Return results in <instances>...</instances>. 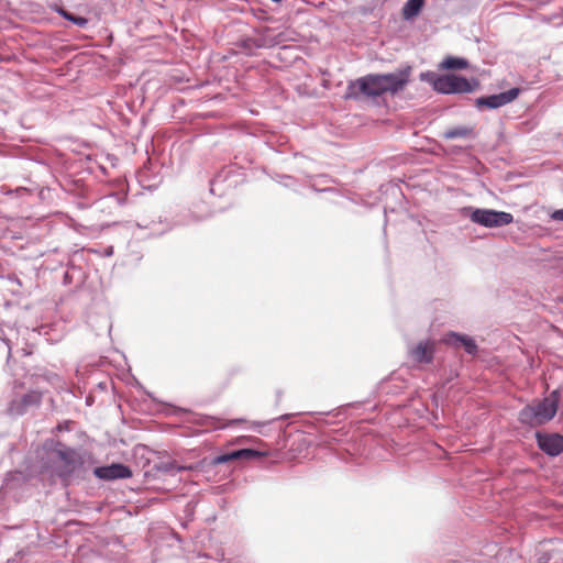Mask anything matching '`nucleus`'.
Segmentation results:
<instances>
[{
  "mask_svg": "<svg viewBox=\"0 0 563 563\" xmlns=\"http://www.w3.org/2000/svg\"><path fill=\"white\" fill-rule=\"evenodd\" d=\"M48 459L53 473L63 483H69L74 478H85V456L78 450L60 441H54L48 449Z\"/></svg>",
  "mask_w": 563,
  "mask_h": 563,
  "instance_id": "1",
  "label": "nucleus"
},
{
  "mask_svg": "<svg viewBox=\"0 0 563 563\" xmlns=\"http://www.w3.org/2000/svg\"><path fill=\"white\" fill-rule=\"evenodd\" d=\"M561 390L559 388L550 393L548 397L536 404L526 405L518 412V420L521 424L530 428L544 426L551 421L559 408Z\"/></svg>",
  "mask_w": 563,
  "mask_h": 563,
  "instance_id": "2",
  "label": "nucleus"
},
{
  "mask_svg": "<svg viewBox=\"0 0 563 563\" xmlns=\"http://www.w3.org/2000/svg\"><path fill=\"white\" fill-rule=\"evenodd\" d=\"M461 216L470 219L475 224L488 229L503 228L514 222V216L510 212L472 206L463 207Z\"/></svg>",
  "mask_w": 563,
  "mask_h": 563,
  "instance_id": "3",
  "label": "nucleus"
},
{
  "mask_svg": "<svg viewBox=\"0 0 563 563\" xmlns=\"http://www.w3.org/2000/svg\"><path fill=\"white\" fill-rule=\"evenodd\" d=\"M383 95L380 74H367L347 84L344 99L361 100L362 98H377Z\"/></svg>",
  "mask_w": 563,
  "mask_h": 563,
  "instance_id": "4",
  "label": "nucleus"
},
{
  "mask_svg": "<svg viewBox=\"0 0 563 563\" xmlns=\"http://www.w3.org/2000/svg\"><path fill=\"white\" fill-rule=\"evenodd\" d=\"M479 87L476 78H466L456 74H442L439 86L435 90L442 95L471 93Z\"/></svg>",
  "mask_w": 563,
  "mask_h": 563,
  "instance_id": "5",
  "label": "nucleus"
},
{
  "mask_svg": "<svg viewBox=\"0 0 563 563\" xmlns=\"http://www.w3.org/2000/svg\"><path fill=\"white\" fill-rule=\"evenodd\" d=\"M521 91V88L512 87L499 93L482 96L475 99V106L479 110L484 108L495 110L516 100Z\"/></svg>",
  "mask_w": 563,
  "mask_h": 563,
  "instance_id": "6",
  "label": "nucleus"
},
{
  "mask_svg": "<svg viewBox=\"0 0 563 563\" xmlns=\"http://www.w3.org/2000/svg\"><path fill=\"white\" fill-rule=\"evenodd\" d=\"M411 70V66L407 65L395 73L380 74L384 93L402 91L410 80Z\"/></svg>",
  "mask_w": 563,
  "mask_h": 563,
  "instance_id": "7",
  "label": "nucleus"
},
{
  "mask_svg": "<svg viewBox=\"0 0 563 563\" xmlns=\"http://www.w3.org/2000/svg\"><path fill=\"white\" fill-rule=\"evenodd\" d=\"M92 473L98 479L107 482L130 478L133 474L130 466L120 462L97 466Z\"/></svg>",
  "mask_w": 563,
  "mask_h": 563,
  "instance_id": "8",
  "label": "nucleus"
},
{
  "mask_svg": "<svg viewBox=\"0 0 563 563\" xmlns=\"http://www.w3.org/2000/svg\"><path fill=\"white\" fill-rule=\"evenodd\" d=\"M538 448L549 456H558L563 452V435L559 433H536Z\"/></svg>",
  "mask_w": 563,
  "mask_h": 563,
  "instance_id": "9",
  "label": "nucleus"
},
{
  "mask_svg": "<svg viewBox=\"0 0 563 563\" xmlns=\"http://www.w3.org/2000/svg\"><path fill=\"white\" fill-rule=\"evenodd\" d=\"M444 342L455 349L462 347L468 355L475 356L478 353V345L471 335L450 331L445 334Z\"/></svg>",
  "mask_w": 563,
  "mask_h": 563,
  "instance_id": "10",
  "label": "nucleus"
},
{
  "mask_svg": "<svg viewBox=\"0 0 563 563\" xmlns=\"http://www.w3.org/2000/svg\"><path fill=\"white\" fill-rule=\"evenodd\" d=\"M0 192L4 196H8L16 207H22L23 205H32L35 197L34 190L26 187H16L12 189L7 185H1Z\"/></svg>",
  "mask_w": 563,
  "mask_h": 563,
  "instance_id": "11",
  "label": "nucleus"
},
{
  "mask_svg": "<svg viewBox=\"0 0 563 563\" xmlns=\"http://www.w3.org/2000/svg\"><path fill=\"white\" fill-rule=\"evenodd\" d=\"M435 344L433 341H420L416 346L409 349L410 358L418 364H431L434 358Z\"/></svg>",
  "mask_w": 563,
  "mask_h": 563,
  "instance_id": "12",
  "label": "nucleus"
},
{
  "mask_svg": "<svg viewBox=\"0 0 563 563\" xmlns=\"http://www.w3.org/2000/svg\"><path fill=\"white\" fill-rule=\"evenodd\" d=\"M41 402V395L36 391H31L16 401L13 400L10 405V412L15 416H22L26 412L29 407L37 406Z\"/></svg>",
  "mask_w": 563,
  "mask_h": 563,
  "instance_id": "13",
  "label": "nucleus"
},
{
  "mask_svg": "<svg viewBox=\"0 0 563 563\" xmlns=\"http://www.w3.org/2000/svg\"><path fill=\"white\" fill-rule=\"evenodd\" d=\"M424 0H407L401 9V16L405 21H413L422 11Z\"/></svg>",
  "mask_w": 563,
  "mask_h": 563,
  "instance_id": "14",
  "label": "nucleus"
},
{
  "mask_svg": "<svg viewBox=\"0 0 563 563\" xmlns=\"http://www.w3.org/2000/svg\"><path fill=\"white\" fill-rule=\"evenodd\" d=\"M468 67V60L464 57L448 56L439 65L443 70H462Z\"/></svg>",
  "mask_w": 563,
  "mask_h": 563,
  "instance_id": "15",
  "label": "nucleus"
},
{
  "mask_svg": "<svg viewBox=\"0 0 563 563\" xmlns=\"http://www.w3.org/2000/svg\"><path fill=\"white\" fill-rule=\"evenodd\" d=\"M153 470L167 475H176L184 468L178 466L175 461L167 459L155 462L153 465Z\"/></svg>",
  "mask_w": 563,
  "mask_h": 563,
  "instance_id": "16",
  "label": "nucleus"
},
{
  "mask_svg": "<svg viewBox=\"0 0 563 563\" xmlns=\"http://www.w3.org/2000/svg\"><path fill=\"white\" fill-rule=\"evenodd\" d=\"M473 134V129L464 125L454 126L443 133L446 140L465 139Z\"/></svg>",
  "mask_w": 563,
  "mask_h": 563,
  "instance_id": "17",
  "label": "nucleus"
},
{
  "mask_svg": "<svg viewBox=\"0 0 563 563\" xmlns=\"http://www.w3.org/2000/svg\"><path fill=\"white\" fill-rule=\"evenodd\" d=\"M209 217H211V212H208L206 214H198L194 211H188L181 218L176 219L175 224L176 225H190L192 223L203 221V220L208 219Z\"/></svg>",
  "mask_w": 563,
  "mask_h": 563,
  "instance_id": "18",
  "label": "nucleus"
},
{
  "mask_svg": "<svg viewBox=\"0 0 563 563\" xmlns=\"http://www.w3.org/2000/svg\"><path fill=\"white\" fill-rule=\"evenodd\" d=\"M235 461L239 460H255L263 456V453L255 449L244 448L234 450Z\"/></svg>",
  "mask_w": 563,
  "mask_h": 563,
  "instance_id": "19",
  "label": "nucleus"
},
{
  "mask_svg": "<svg viewBox=\"0 0 563 563\" xmlns=\"http://www.w3.org/2000/svg\"><path fill=\"white\" fill-rule=\"evenodd\" d=\"M441 76H442V74H437L434 71L428 70V71H422L419 75V79L423 82H428L432 87V89L435 91L438 89L439 79H441Z\"/></svg>",
  "mask_w": 563,
  "mask_h": 563,
  "instance_id": "20",
  "label": "nucleus"
},
{
  "mask_svg": "<svg viewBox=\"0 0 563 563\" xmlns=\"http://www.w3.org/2000/svg\"><path fill=\"white\" fill-rule=\"evenodd\" d=\"M232 461H235L234 451L222 453V454L214 456L211 461V464L220 465V464H225V463H229Z\"/></svg>",
  "mask_w": 563,
  "mask_h": 563,
  "instance_id": "21",
  "label": "nucleus"
},
{
  "mask_svg": "<svg viewBox=\"0 0 563 563\" xmlns=\"http://www.w3.org/2000/svg\"><path fill=\"white\" fill-rule=\"evenodd\" d=\"M274 179L283 185L284 187H287V188H292L295 187L296 185V179L292 177V176H289V175H280V174H277Z\"/></svg>",
  "mask_w": 563,
  "mask_h": 563,
  "instance_id": "22",
  "label": "nucleus"
},
{
  "mask_svg": "<svg viewBox=\"0 0 563 563\" xmlns=\"http://www.w3.org/2000/svg\"><path fill=\"white\" fill-rule=\"evenodd\" d=\"M203 424L212 429L224 428V424H222L221 419L211 416L203 417Z\"/></svg>",
  "mask_w": 563,
  "mask_h": 563,
  "instance_id": "23",
  "label": "nucleus"
},
{
  "mask_svg": "<svg viewBox=\"0 0 563 563\" xmlns=\"http://www.w3.org/2000/svg\"><path fill=\"white\" fill-rule=\"evenodd\" d=\"M397 379H399V376L396 373H393L388 378L383 379L379 383V389L383 390V391H386L387 394H389V393H397L396 390L390 389L388 387V383L397 380Z\"/></svg>",
  "mask_w": 563,
  "mask_h": 563,
  "instance_id": "24",
  "label": "nucleus"
},
{
  "mask_svg": "<svg viewBox=\"0 0 563 563\" xmlns=\"http://www.w3.org/2000/svg\"><path fill=\"white\" fill-rule=\"evenodd\" d=\"M69 16H70V19H68L67 21L71 22L73 24H75L79 27L87 26V24L89 22V20L82 15H77V14L70 13Z\"/></svg>",
  "mask_w": 563,
  "mask_h": 563,
  "instance_id": "25",
  "label": "nucleus"
},
{
  "mask_svg": "<svg viewBox=\"0 0 563 563\" xmlns=\"http://www.w3.org/2000/svg\"><path fill=\"white\" fill-rule=\"evenodd\" d=\"M197 504L196 500L191 499L185 505L184 514L189 520H192Z\"/></svg>",
  "mask_w": 563,
  "mask_h": 563,
  "instance_id": "26",
  "label": "nucleus"
},
{
  "mask_svg": "<svg viewBox=\"0 0 563 563\" xmlns=\"http://www.w3.org/2000/svg\"><path fill=\"white\" fill-rule=\"evenodd\" d=\"M49 331L51 327L48 324H42L37 329L38 334L45 336L47 341H57V338L49 336Z\"/></svg>",
  "mask_w": 563,
  "mask_h": 563,
  "instance_id": "27",
  "label": "nucleus"
},
{
  "mask_svg": "<svg viewBox=\"0 0 563 563\" xmlns=\"http://www.w3.org/2000/svg\"><path fill=\"white\" fill-rule=\"evenodd\" d=\"M551 219L554 220V221H561L563 222V209H558V210H554L552 213H551Z\"/></svg>",
  "mask_w": 563,
  "mask_h": 563,
  "instance_id": "28",
  "label": "nucleus"
},
{
  "mask_svg": "<svg viewBox=\"0 0 563 563\" xmlns=\"http://www.w3.org/2000/svg\"><path fill=\"white\" fill-rule=\"evenodd\" d=\"M12 478H11V475L8 476L5 479H4V483L3 485L1 486V490H3L5 494L8 493L9 489L12 488Z\"/></svg>",
  "mask_w": 563,
  "mask_h": 563,
  "instance_id": "29",
  "label": "nucleus"
},
{
  "mask_svg": "<svg viewBox=\"0 0 563 563\" xmlns=\"http://www.w3.org/2000/svg\"><path fill=\"white\" fill-rule=\"evenodd\" d=\"M7 278L11 284H15L19 287L22 286L20 278L15 274H9Z\"/></svg>",
  "mask_w": 563,
  "mask_h": 563,
  "instance_id": "30",
  "label": "nucleus"
},
{
  "mask_svg": "<svg viewBox=\"0 0 563 563\" xmlns=\"http://www.w3.org/2000/svg\"><path fill=\"white\" fill-rule=\"evenodd\" d=\"M62 18H64L65 20H68L70 19L69 14L71 12L67 11L66 9L59 7L55 10Z\"/></svg>",
  "mask_w": 563,
  "mask_h": 563,
  "instance_id": "31",
  "label": "nucleus"
},
{
  "mask_svg": "<svg viewBox=\"0 0 563 563\" xmlns=\"http://www.w3.org/2000/svg\"><path fill=\"white\" fill-rule=\"evenodd\" d=\"M169 230V228H166L165 230H161V231H152L150 233V236H161L163 235L165 232H167Z\"/></svg>",
  "mask_w": 563,
  "mask_h": 563,
  "instance_id": "32",
  "label": "nucleus"
},
{
  "mask_svg": "<svg viewBox=\"0 0 563 563\" xmlns=\"http://www.w3.org/2000/svg\"><path fill=\"white\" fill-rule=\"evenodd\" d=\"M2 334H3V330L1 329L0 330V339L5 342V344L8 345L9 352H10L11 351V346L9 344L10 341L7 338L2 336Z\"/></svg>",
  "mask_w": 563,
  "mask_h": 563,
  "instance_id": "33",
  "label": "nucleus"
},
{
  "mask_svg": "<svg viewBox=\"0 0 563 563\" xmlns=\"http://www.w3.org/2000/svg\"><path fill=\"white\" fill-rule=\"evenodd\" d=\"M216 561H223L224 560V552L223 551H220L217 553V558L214 559Z\"/></svg>",
  "mask_w": 563,
  "mask_h": 563,
  "instance_id": "34",
  "label": "nucleus"
},
{
  "mask_svg": "<svg viewBox=\"0 0 563 563\" xmlns=\"http://www.w3.org/2000/svg\"><path fill=\"white\" fill-rule=\"evenodd\" d=\"M313 190L316 191H320V192H328V191H332L333 188H324V189H317L314 186H312Z\"/></svg>",
  "mask_w": 563,
  "mask_h": 563,
  "instance_id": "35",
  "label": "nucleus"
},
{
  "mask_svg": "<svg viewBox=\"0 0 563 563\" xmlns=\"http://www.w3.org/2000/svg\"><path fill=\"white\" fill-rule=\"evenodd\" d=\"M242 421H243V419H233V420L231 421V423H239V422H242Z\"/></svg>",
  "mask_w": 563,
  "mask_h": 563,
  "instance_id": "36",
  "label": "nucleus"
},
{
  "mask_svg": "<svg viewBox=\"0 0 563 563\" xmlns=\"http://www.w3.org/2000/svg\"><path fill=\"white\" fill-rule=\"evenodd\" d=\"M202 556H203V558H207V559H210V558H211V555H210L209 553H205Z\"/></svg>",
  "mask_w": 563,
  "mask_h": 563,
  "instance_id": "37",
  "label": "nucleus"
},
{
  "mask_svg": "<svg viewBox=\"0 0 563 563\" xmlns=\"http://www.w3.org/2000/svg\"><path fill=\"white\" fill-rule=\"evenodd\" d=\"M107 254H108V255L112 254V249L107 250Z\"/></svg>",
  "mask_w": 563,
  "mask_h": 563,
  "instance_id": "38",
  "label": "nucleus"
}]
</instances>
